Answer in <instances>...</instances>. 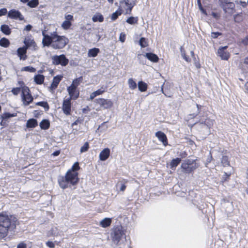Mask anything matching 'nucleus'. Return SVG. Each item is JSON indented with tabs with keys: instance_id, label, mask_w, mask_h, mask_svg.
Segmentation results:
<instances>
[{
	"instance_id": "f257e3e1",
	"label": "nucleus",
	"mask_w": 248,
	"mask_h": 248,
	"mask_svg": "<svg viewBox=\"0 0 248 248\" xmlns=\"http://www.w3.org/2000/svg\"><path fill=\"white\" fill-rule=\"evenodd\" d=\"M45 32V31H42V44L44 46H51L54 49H61L69 43V40L67 37L59 35L56 31L51 32L50 35L46 34Z\"/></svg>"
},
{
	"instance_id": "f03ea898",
	"label": "nucleus",
	"mask_w": 248,
	"mask_h": 248,
	"mask_svg": "<svg viewBox=\"0 0 248 248\" xmlns=\"http://www.w3.org/2000/svg\"><path fill=\"white\" fill-rule=\"evenodd\" d=\"M17 221V218L13 215L3 212L0 213V239L6 237L9 231L16 229Z\"/></svg>"
},
{
	"instance_id": "7ed1b4c3",
	"label": "nucleus",
	"mask_w": 248,
	"mask_h": 248,
	"mask_svg": "<svg viewBox=\"0 0 248 248\" xmlns=\"http://www.w3.org/2000/svg\"><path fill=\"white\" fill-rule=\"evenodd\" d=\"M78 173L77 172H72L71 170H68L65 176H60L58 178V182L60 187L63 189L68 187L71 185L74 186L78 182Z\"/></svg>"
},
{
	"instance_id": "20e7f679",
	"label": "nucleus",
	"mask_w": 248,
	"mask_h": 248,
	"mask_svg": "<svg viewBox=\"0 0 248 248\" xmlns=\"http://www.w3.org/2000/svg\"><path fill=\"white\" fill-rule=\"evenodd\" d=\"M196 160L186 159L181 164L183 171L186 173H190L198 168L199 165L196 163Z\"/></svg>"
},
{
	"instance_id": "39448f33",
	"label": "nucleus",
	"mask_w": 248,
	"mask_h": 248,
	"mask_svg": "<svg viewBox=\"0 0 248 248\" xmlns=\"http://www.w3.org/2000/svg\"><path fill=\"white\" fill-rule=\"evenodd\" d=\"M219 5L227 16H232L235 11V4L233 2L227 0H218Z\"/></svg>"
},
{
	"instance_id": "423d86ee",
	"label": "nucleus",
	"mask_w": 248,
	"mask_h": 248,
	"mask_svg": "<svg viewBox=\"0 0 248 248\" xmlns=\"http://www.w3.org/2000/svg\"><path fill=\"white\" fill-rule=\"evenodd\" d=\"M124 235V230L121 226H117L112 230L111 236L115 244L118 245Z\"/></svg>"
},
{
	"instance_id": "0eeeda50",
	"label": "nucleus",
	"mask_w": 248,
	"mask_h": 248,
	"mask_svg": "<svg viewBox=\"0 0 248 248\" xmlns=\"http://www.w3.org/2000/svg\"><path fill=\"white\" fill-rule=\"evenodd\" d=\"M21 99L24 106L29 105L33 100L29 88L26 86H24L22 88Z\"/></svg>"
},
{
	"instance_id": "6e6552de",
	"label": "nucleus",
	"mask_w": 248,
	"mask_h": 248,
	"mask_svg": "<svg viewBox=\"0 0 248 248\" xmlns=\"http://www.w3.org/2000/svg\"><path fill=\"white\" fill-rule=\"evenodd\" d=\"M137 0H121L120 2L122 8L125 10L126 14H131L133 7L136 4Z\"/></svg>"
},
{
	"instance_id": "1a4fd4ad",
	"label": "nucleus",
	"mask_w": 248,
	"mask_h": 248,
	"mask_svg": "<svg viewBox=\"0 0 248 248\" xmlns=\"http://www.w3.org/2000/svg\"><path fill=\"white\" fill-rule=\"evenodd\" d=\"M52 63L54 65H61L62 66L67 65L69 62V60L66 58L64 54L60 55H54L51 58Z\"/></svg>"
},
{
	"instance_id": "9d476101",
	"label": "nucleus",
	"mask_w": 248,
	"mask_h": 248,
	"mask_svg": "<svg viewBox=\"0 0 248 248\" xmlns=\"http://www.w3.org/2000/svg\"><path fill=\"white\" fill-rule=\"evenodd\" d=\"M95 101L104 109L110 108L113 104L111 100L104 98L96 99Z\"/></svg>"
},
{
	"instance_id": "9b49d317",
	"label": "nucleus",
	"mask_w": 248,
	"mask_h": 248,
	"mask_svg": "<svg viewBox=\"0 0 248 248\" xmlns=\"http://www.w3.org/2000/svg\"><path fill=\"white\" fill-rule=\"evenodd\" d=\"M8 17L13 19H19L23 20L24 18L21 13L16 9H12L8 13Z\"/></svg>"
},
{
	"instance_id": "f8f14e48",
	"label": "nucleus",
	"mask_w": 248,
	"mask_h": 248,
	"mask_svg": "<svg viewBox=\"0 0 248 248\" xmlns=\"http://www.w3.org/2000/svg\"><path fill=\"white\" fill-rule=\"evenodd\" d=\"M67 90L69 95V99L76 100L78 97L79 93L77 90V88L70 85L67 88Z\"/></svg>"
},
{
	"instance_id": "ddd939ff",
	"label": "nucleus",
	"mask_w": 248,
	"mask_h": 248,
	"mask_svg": "<svg viewBox=\"0 0 248 248\" xmlns=\"http://www.w3.org/2000/svg\"><path fill=\"white\" fill-rule=\"evenodd\" d=\"M214 120L210 118H206L205 120L201 119L197 124L202 127H207L210 129L213 125Z\"/></svg>"
},
{
	"instance_id": "4468645a",
	"label": "nucleus",
	"mask_w": 248,
	"mask_h": 248,
	"mask_svg": "<svg viewBox=\"0 0 248 248\" xmlns=\"http://www.w3.org/2000/svg\"><path fill=\"white\" fill-rule=\"evenodd\" d=\"M71 99L67 98L64 99L62 106V109L63 113L66 115H70L71 111Z\"/></svg>"
},
{
	"instance_id": "2eb2a0df",
	"label": "nucleus",
	"mask_w": 248,
	"mask_h": 248,
	"mask_svg": "<svg viewBox=\"0 0 248 248\" xmlns=\"http://www.w3.org/2000/svg\"><path fill=\"white\" fill-rule=\"evenodd\" d=\"M228 46L219 47L217 50L218 55L222 60H228L230 58V53L226 50Z\"/></svg>"
},
{
	"instance_id": "dca6fc26",
	"label": "nucleus",
	"mask_w": 248,
	"mask_h": 248,
	"mask_svg": "<svg viewBox=\"0 0 248 248\" xmlns=\"http://www.w3.org/2000/svg\"><path fill=\"white\" fill-rule=\"evenodd\" d=\"M155 136L159 140L161 141L164 145L166 146L168 144L167 138L166 135L162 131H159L155 133Z\"/></svg>"
},
{
	"instance_id": "f3484780",
	"label": "nucleus",
	"mask_w": 248,
	"mask_h": 248,
	"mask_svg": "<svg viewBox=\"0 0 248 248\" xmlns=\"http://www.w3.org/2000/svg\"><path fill=\"white\" fill-rule=\"evenodd\" d=\"M27 47L24 46L19 47L17 50V54L21 60H25L27 56L26 55Z\"/></svg>"
},
{
	"instance_id": "a211bd4d",
	"label": "nucleus",
	"mask_w": 248,
	"mask_h": 248,
	"mask_svg": "<svg viewBox=\"0 0 248 248\" xmlns=\"http://www.w3.org/2000/svg\"><path fill=\"white\" fill-rule=\"evenodd\" d=\"M110 155V149L108 148H105L99 154V159L101 161L107 160Z\"/></svg>"
},
{
	"instance_id": "6ab92c4d",
	"label": "nucleus",
	"mask_w": 248,
	"mask_h": 248,
	"mask_svg": "<svg viewBox=\"0 0 248 248\" xmlns=\"http://www.w3.org/2000/svg\"><path fill=\"white\" fill-rule=\"evenodd\" d=\"M62 78V76H57L54 77L53 81L50 86V89L51 90H53L57 87Z\"/></svg>"
},
{
	"instance_id": "aec40b11",
	"label": "nucleus",
	"mask_w": 248,
	"mask_h": 248,
	"mask_svg": "<svg viewBox=\"0 0 248 248\" xmlns=\"http://www.w3.org/2000/svg\"><path fill=\"white\" fill-rule=\"evenodd\" d=\"M111 221L112 220L110 218L106 217L100 221L99 225L103 228H106L110 226Z\"/></svg>"
},
{
	"instance_id": "412c9836",
	"label": "nucleus",
	"mask_w": 248,
	"mask_h": 248,
	"mask_svg": "<svg viewBox=\"0 0 248 248\" xmlns=\"http://www.w3.org/2000/svg\"><path fill=\"white\" fill-rule=\"evenodd\" d=\"M145 56L150 61L154 62H156L158 61V57L155 54L152 53H146Z\"/></svg>"
},
{
	"instance_id": "4be33fe9",
	"label": "nucleus",
	"mask_w": 248,
	"mask_h": 248,
	"mask_svg": "<svg viewBox=\"0 0 248 248\" xmlns=\"http://www.w3.org/2000/svg\"><path fill=\"white\" fill-rule=\"evenodd\" d=\"M99 52L100 50L98 48L90 49L88 52V56L89 57H95L98 55Z\"/></svg>"
},
{
	"instance_id": "5701e85b",
	"label": "nucleus",
	"mask_w": 248,
	"mask_h": 248,
	"mask_svg": "<svg viewBox=\"0 0 248 248\" xmlns=\"http://www.w3.org/2000/svg\"><path fill=\"white\" fill-rule=\"evenodd\" d=\"M168 87H165L164 88H161V91L162 93L168 97H171L172 96V92L170 90V86L169 85Z\"/></svg>"
},
{
	"instance_id": "b1692460",
	"label": "nucleus",
	"mask_w": 248,
	"mask_h": 248,
	"mask_svg": "<svg viewBox=\"0 0 248 248\" xmlns=\"http://www.w3.org/2000/svg\"><path fill=\"white\" fill-rule=\"evenodd\" d=\"M92 20L95 22L98 21L102 22L104 21V17L100 13H97L93 16Z\"/></svg>"
},
{
	"instance_id": "393cba45",
	"label": "nucleus",
	"mask_w": 248,
	"mask_h": 248,
	"mask_svg": "<svg viewBox=\"0 0 248 248\" xmlns=\"http://www.w3.org/2000/svg\"><path fill=\"white\" fill-rule=\"evenodd\" d=\"M45 77L42 75H37L34 77V81L37 84H42L44 81Z\"/></svg>"
},
{
	"instance_id": "a878e982",
	"label": "nucleus",
	"mask_w": 248,
	"mask_h": 248,
	"mask_svg": "<svg viewBox=\"0 0 248 248\" xmlns=\"http://www.w3.org/2000/svg\"><path fill=\"white\" fill-rule=\"evenodd\" d=\"M37 125V121L34 119H31L27 121L26 126L28 128H34Z\"/></svg>"
},
{
	"instance_id": "bb28decb",
	"label": "nucleus",
	"mask_w": 248,
	"mask_h": 248,
	"mask_svg": "<svg viewBox=\"0 0 248 248\" xmlns=\"http://www.w3.org/2000/svg\"><path fill=\"white\" fill-rule=\"evenodd\" d=\"M0 31L5 35H9L11 32V29L7 25H2L0 27Z\"/></svg>"
},
{
	"instance_id": "cd10ccee",
	"label": "nucleus",
	"mask_w": 248,
	"mask_h": 248,
	"mask_svg": "<svg viewBox=\"0 0 248 248\" xmlns=\"http://www.w3.org/2000/svg\"><path fill=\"white\" fill-rule=\"evenodd\" d=\"M181 161V159L180 158H176L175 159H173L171 160V161L170 162V167L171 169L175 168L178 164L180 163Z\"/></svg>"
},
{
	"instance_id": "c85d7f7f",
	"label": "nucleus",
	"mask_w": 248,
	"mask_h": 248,
	"mask_svg": "<svg viewBox=\"0 0 248 248\" xmlns=\"http://www.w3.org/2000/svg\"><path fill=\"white\" fill-rule=\"evenodd\" d=\"M10 44L9 40L5 37H3L0 40V46L2 47H8Z\"/></svg>"
},
{
	"instance_id": "c756f323",
	"label": "nucleus",
	"mask_w": 248,
	"mask_h": 248,
	"mask_svg": "<svg viewBox=\"0 0 248 248\" xmlns=\"http://www.w3.org/2000/svg\"><path fill=\"white\" fill-rule=\"evenodd\" d=\"M50 125V123L47 120H43L40 123V126L42 129H47Z\"/></svg>"
},
{
	"instance_id": "7c9ffc66",
	"label": "nucleus",
	"mask_w": 248,
	"mask_h": 248,
	"mask_svg": "<svg viewBox=\"0 0 248 248\" xmlns=\"http://www.w3.org/2000/svg\"><path fill=\"white\" fill-rule=\"evenodd\" d=\"M138 88L139 90L141 92H145L147 90V85L145 82L140 81L138 82Z\"/></svg>"
},
{
	"instance_id": "2f4dec72",
	"label": "nucleus",
	"mask_w": 248,
	"mask_h": 248,
	"mask_svg": "<svg viewBox=\"0 0 248 248\" xmlns=\"http://www.w3.org/2000/svg\"><path fill=\"white\" fill-rule=\"evenodd\" d=\"M128 85L129 88L131 90H135L137 88V84L133 78H130L128 80Z\"/></svg>"
},
{
	"instance_id": "473e14b6",
	"label": "nucleus",
	"mask_w": 248,
	"mask_h": 248,
	"mask_svg": "<svg viewBox=\"0 0 248 248\" xmlns=\"http://www.w3.org/2000/svg\"><path fill=\"white\" fill-rule=\"evenodd\" d=\"M83 80L82 77H80L78 78H76L73 80L72 83L71 85L78 88V86L82 82Z\"/></svg>"
},
{
	"instance_id": "72a5a7b5",
	"label": "nucleus",
	"mask_w": 248,
	"mask_h": 248,
	"mask_svg": "<svg viewBox=\"0 0 248 248\" xmlns=\"http://www.w3.org/2000/svg\"><path fill=\"white\" fill-rule=\"evenodd\" d=\"M138 17L131 16L127 19L126 22L129 24L134 25L137 24L138 23Z\"/></svg>"
},
{
	"instance_id": "f704fd0d",
	"label": "nucleus",
	"mask_w": 248,
	"mask_h": 248,
	"mask_svg": "<svg viewBox=\"0 0 248 248\" xmlns=\"http://www.w3.org/2000/svg\"><path fill=\"white\" fill-rule=\"evenodd\" d=\"M24 43L25 44V46H24V47H27V49H28V47L31 46L32 44L35 43V42L33 40L29 38H25L24 41Z\"/></svg>"
},
{
	"instance_id": "c9c22d12",
	"label": "nucleus",
	"mask_w": 248,
	"mask_h": 248,
	"mask_svg": "<svg viewBox=\"0 0 248 248\" xmlns=\"http://www.w3.org/2000/svg\"><path fill=\"white\" fill-rule=\"evenodd\" d=\"M71 25H72V23L70 21L64 20L62 22V23L61 25V27L63 30H67L70 28Z\"/></svg>"
},
{
	"instance_id": "e433bc0d",
	"label": "nucleus",
	"mask_w": 248,
	"mask_h": 248,
	"mask_svg": "<svg viewBox=\"0 0 248 248\" xmlns=\"http://www.w3.org/2000/svg\"><path fill=\"white\" fill-rule=\"evenodd\" d=\"M221 164L224 167L230 166V163L228 160V158L227 156H223L221 158Z\"/></svg>"
},
{
	"instance_id": "4c0bfd02",
	"label": "nucleus",
	"mask_w": 248,
	"mask_h": 248,
	"mask_svg": "<svg viewBox=\"0 0 248 248\" xmlns=\"http://www.w3.org/2000/svg\"><path fill=\"white\" fill-rule=\"evenodd\" d=\"M39 4L38 0H31L28 3V5L31 8L36 7Z\"/></svg>"
},
{
	"instance_id": "58836bf2",
	"label": "nucleus",
	"mask_w": 248,
	"mask_h": 248,
	"mask_svg": "<svg viewBox=\"0 0 248 248\" xmlns=\"http://www.w3.org/2000/svg\"><path fill=\"white\" fill-rule=\"evenodd\" d=\"M122 14L121 10H117L115 12L113 13L111 16V19L112 21L115 20L118 17Z\"/></svg>"
},
{
	"instance_id": "ea45409f",
	"label": "nucleus",
	"mask_w": 248,
	"mask_h": 248,
	"mask_svg": "<svg viewBox=\"0 0 248 248\" xmlns=\"http://www.w3.org/2000/svg\"><path fill=\"white\" fill-rule=\"evenodd\" d=\"M139 44L141 47H145L148 46L147 42L144 37H141L139 41Z\"/></svg>"
},
{
	"instance_id": "a19ab883",
	"label": "nucleus",
	"mask_w": 248,
	"mask_h": 248,
	"mask_svg": "<svg viewBox=\"0 0 248 248\" xmlns=\"http://www.w3.org/2000/svg\"><path fill=\"white\" fill-rule=\"evenodd\" d=\"M89 148V144L88 142H86L84 145L81 147L80 152L81 153L87 152Z\"/></svg>"
},
{
	"instance_id": "79ce46f5",
	"label": "nucleus",
	"mask_w": 248,
	"mask_h": 248,
	"mask_svg": "<svg viewBox=\"0 0 248 248\" xmlns=\"http://www.w3.org/2000/svg\"><path fill=\"white\" fill-rule=\"evenodd\" d=\"M36 104V105L44 107L46 109V110H48L49 109V106L46 102H38Z\"/></svg>"
},
{
	"instance_id": "37998d69",
	"label": "nucleus",
	"mask_w": 248,
	"mask_h": 248,
	"mask_svg": "<svg viewBox=\"0 0 248 248\" xmlns=\"http://www.w3.org/2000/svg\"><path fill=\"white\" fill-rule=\"evenodd\" d=\"M22 71H25L30 72H35L36 69L31 66H28L23 67L22 69Z\"/></svg>"
},
{
	"instance_id": "c03bdc74",
	"label": "nucleus",
	"mask_w": 248,
	"mask_h": 248,
	"mask_svg": "<svg viewBox=\"0 0 248 248\" xmlns=\"http://www.w3.org/2000/svg\"><path fill=\"white\" fill-rule=\"evenodd\" d=\"M80 169L79 163L77 162H75L72 167L71 170H71L72 172H76V171Z\"/></svg>"
},
{
	"instance_id": "a18cd8bd",
	"label": "nucleus",
	"mask_w": 248,
	"mask_h": 248,
	"mask_svg": "<svg viewBox=\"0 0 248 248\" xmlns=\"http://www.w3.org/2000/svg\"><path fill=\"white\" fill-rule=\"evenodd\" d=\"M106 89V87H102L100 89L94 92V93L96 96L102 94L104 92H105Z\"/></svg>"
},
{
	"instance_id": "49530a36",
	"label": "nucleus",
	"mask_w": 248,
	"mask_h": 248,
	"mask_svg": "<svg viewBox=\"0 0 248 248\" xmlns=\"http://www.w3.org/2000/svg\"><path fill=\"white\" fill-rule=\"evenodd\" d=\"M196 107H197L196 111L191 114H190V116H191V118L195 117L196 116H197L198 115V114L200 112V109L201 108V106L196 104Z\"/></svg>"
},
{
	"instance_id": "de8ad7c7",
	"label": "nucleus",
	"mask_w": 248,
	"mask_h": 248,
	"mask_svg": "<svg viewBox=\"0 0 248 248\" xmlns=\"http://www.w3.org/2000/svg\"><path fill=\"white\" fill-rule=\"evenodd\" d=\"M15 116L16 115H15L14 114L5 113L1 116V117L3 119H7L11 117H15Z\"/></svg>"
},
{
	"instance_id": "09e8293b",
	"label": "nucleus",
	"mask_w": 248,
	"mask_h": 248,
	"mask_svg": "<svg viewBox=\"0 0 248 248\" xmlns=\"http://www.w3.org/2000/svg\"><path fill=\"white\" fill-rule=\"evenodd\" d=\"M21 91V89L20 88H14L11 92L14 95H17Z\"/></svg>"
},
{
	"instance_id": "8fccbe9b",
	"label": "nucleus",
	"mask_w": 248,
	"mask_h": 248,
	"mask_svg": "<svg viewBox=\"0 0 248 248\" xmlns=\"http://www.w3.org/2000/svg\"><path fill=\"white\" fill-rule=\"evenodd\" d=\"M64 18L65 20L71 21L73 20V16L71 15H66Z\"/></svg>"
},
{
	"instance_id": "3c124183",
	"label": "nucleus",
	"mask_w": 248,
	"mask_h": 248,
	"mask_svg": "<svg viewBox=\"0 0 248 248\" xmlns=\"http://www.w3.org/2000/svg\"><path fill=\"white\" fill-rule=\"evenodd\" d=\"M46 245L49 248H55L54 243L51 241H48L46 242Z\"/></svg>"
},
{
	"instance_id": "603ef678",
	"label": "nucleus",
	"mask_w": 248,
	"mask_h": 248,
	"mask_svg": "<svg viewBox=\"0 0 248 248\" xmlns=\"http://www.w3.org/2000/svg\"><path fill=\"white\" fill-rule=\"evenodd\" d=\"M125 35L124 33H120V36H119V40L122 42H124L125 41Z\"/></svg>"
},
{
	"instance_id": "864d4df0",
	"label": "nucleus",
	"mask_w": 248,
	"mask_h": 248,
	"mask_svg": "<svg viewBox=\"0 0 248 248\" xmlns=\"http://www.w3.org/2000/svg\"><path fill=\"white\" fill-rule=\"evenodd\" d=\"M226 203H227V207L230 208V210L229 211H227L226 210V211L227 212L230 213L231 211L232 210V207H233V205H232V202H227Z\"/></svg>"
},
{
	"instance_id": "5fc2aeb1",
	"label": "nucleus",
	"mask_w": 248,
	"mask_h": 248,
	"mask_svg": "<svg viewBox=\"0 0 248 248\" xmlns=\"http://www.w3.org/2000/svg\"><path fill=\"white\" fill-rule=\"evenodd\" d=\"M221 33L218 32H212L211 37L213 38H217Z\"/></svg>"
},
{
	"instance_id": "6e6d98bb",
	"label": "nucleus",
	"mask_w": 248,
	"mask_h": 248,
	"mask_svg": "<svg viewBox=\"0 0 248 248\" xmlns=\"http://www.w3.org/2000/svg\"><path fill=\"white\" fill-rule=\"evenodd\" d=\"M27 245L23 242L20 243L17 246V248H26Z\"/></svg>"
},
{
	"instance_id": "4d7b16f0",
	"label": "nucleus",
	"mask_w": 248,
	"mask_h": 248,
	"mask_svg": "<svg viewBox=\"0 0 248 248\" xmlns=\"http://www.w3.org/2000/svg\"><path fill=\"white\" fill-rule=\"evenodd\" d=\"M7 12V9L6 8H2L0 9V16L5 15Z\"/></svg>"
},
{
	"instance_id": "13d9d810",
	"label": "nucleus",
	"mask_w": 248,
	"mask_h": 248,
	"mask_svg": "<svg viewBox=\"0 0 248 248\" xmlns=\"http://www.w3.org/2000/svg\"><path fill=\"white\" fill-rule=\"evenodd\" d=\"M180 49L182 57L184 56L185 55H186V51L183 46H181L180 48Z\"/></svg>"
},
{
	"instance_id": "bf43d9fd",
	"label": "nucleus",
	"mask_w": 248,
	"mask_h": 248,
	"mask_svg": "<svg viewBox=\"0 0 248 248\" xmlns=\"http://www.w3.org/2000/svg\"><path fill=\"white\" fill-rule=\"evenodd\" d=\"M242 43L245 46L248 45V36L242 40Z\"/></svg>"
},
{
	"instance_id": "052dcab7",
	"label": "nucleus",
	"mask_w": 248,
	"mask_h": 248,
	"mask_svg": "<svg viewBox=\"0 0 248 248\" xmlns=\"http://www.w3.org/2000/svg\"><path fill=\"white\" fill-rule=\"evenodd\" d=\"M246 178H247V181H246V184L247 186V187L246 189V192L248 194V170H247V172Z\"/></svg>"
},
{
	"instance_id": "680f3d73",
	"label": "nucleus",
	"mask_w": 248,
	"mask_h": 248,
	"mask_svg": "<svg viewBox=\"0 0 248 248\" xmlns=\"http://www.w3.org/2000/svg\"><path fill=\"white\" fill-rule=\"evenodd\" d=\"M198 3L199 7L200 9L201 10V11H202V12H204V10L202 7L200 0H198Z\"/></svg>"
},
{
	"instance_id": "e2e57ef3",
	"label": "nucleus",
	"mask_w": 248,
	"mask_h": 248,
	"mask_svg": "<svg viewBox=\"0 0 248 248\" xmlns=\"http://www.w3.org/2000/svg\"><path fill=\"white\" fill-rule=\"evenodd\" d=\"M31 28L32 26L31 25L29 24L25 27L24 30L27 31H30L31 30Z\"/></svg>"
},
{
	"instance_id": "0e129e2a",
	"label": "nucleus",
	"mask_w": 248,
	"mask_h": 248,
	"mask_svg": "<svg viewBox=\"0 0 248 248\" xmlns=\"http://www.w3.org/2000/svg\"><path fill=\"white\" fill-rule=\"evenodd\" d=\"M182 57L187 62H190L191 61V59L186 55H185L184 56H183Z\"/></svg>"
},
{
	"instance_id": "69168bd1",
	"label": "nucleus",
	"mask_w": 248,
	"mask_h": 248,
	"mask_svg": "<svg viewBox=\"0 0 248 248\" xmlns=\"http://www.w3.org/2000/svg\"><path fill=\"white\" fill-rule=\"evenodd\" d=\"M95 96H96V94L94 92L92 93L90 96V100H92Z\"/></svg>"
},
{
	"instance_id": "338daca9",
	"label": "nucleus",
	"mask_w": 248,
	"mask_h": 248,
	"mask_svg": "<svg viewBox=\"0 0 248 248\" xmlns=\"http://www.w3.org/2000/svg\"><path fill=\"white\" fill-rule=\"evenodd\" d=\"M126 188V186L124 184H123L121 187H120V190L122 191H124Z\"/></svg>"
},
{
	"instance_id": "774afa93",
	"label": "nucleus",
	"mask_w": 248,
	"mask_h": 248,
	"mask_svg": "<svg viewBox=\"0 0 248 248\" xmlns=\"http://www.w3.org/2000/svg\"><path fill=\"white\" fill-rule=\"evenodd\" d=\"M245 89L246 92L248 93V81H247L245 84Z\"/></svg>"
}]
</instances>
